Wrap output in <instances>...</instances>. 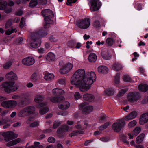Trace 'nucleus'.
<instances>
[{"label": "nucleus", "instance_id": "obj_37", "mask_svg": "<svg viewBox=\"0 0 148 148\" xmlns=\"http://www.w3.org/2000/svg\"><path fill=\"white\" fill-rule=\"evenodd\" d=\"M25 26V19L24 17H22L20 23L19 24V27L20 28H22Z\"/></svg>", "mask_w": 148, "mask_h": 148}, {"label": "nucleus", "instance_id": "obj_63", "mask_svg": "<svg viewBox=\"0 0 148 148\" xmlns=\"http://www.w3.org/2000/svg\"><path fill=\"white\" fill-rule=\"evenodd\" d=\"M92 44V42L91 41H87L86 42V47L87 49H89L90 47V46L89 45H91Z\"/></svg>", "mask_w": 148, "mask_h": 148}, {"label": "nucleus", "instance_id": "obj_42", "mask_svg": "<svg viewBox=\"0 0 148 148\" xmlns=\"http://www.w3.org/2000/svg\"><path fill=\"white\" fill-rule=\"evenodd\" d=\"M110 125V123L109 122H107L103 125L100 126L99 128L100 130H103L107 128L108 126Z\"/></svg>", "mask_w": 148, "mask_h": 148}, {"label": "nucleus", "instance_id": "obj_52", "mask_svg": "<svg viewBox=\"0 0 148 148\" xmlns=\"http://www.w3.org/2000/svg\"><path fill=\"white\" fill-rule=\"evenodd\" d=\"M31 79L32 80L36 81L37 79V74L36 73H33L31 76Z\"/></svg>", "mask_w": 148, "mask_h": 148}, {"label": "nucleus", "instance_id": "obj_21", "mask_svg": "<svg viewBox=\"0 0 148 148\" xmlns=\"http://www.w3.org/2000/svg\"><path fill=\"white\" fill-rule=\"evenodd\" d=\"M98 70L99 72L103 74L107 73L108 71V69L104 66H100L98 67Z\"/></svg>", "mask_w": 148, "mask_h": 148}, {"label": "nucleus", "instance_id": "obj_58", "mask_svg": "<svg viewBox=\"0 0 148 148\" xmlns=\"http://www.w3.org/2000/svg\"><path fill=\"white\" fill-rule=\"evenodd\" d=\"M100 140L102 141L107 142L109 140V138H108L103 137L101 138Z\"/></svg>", "mask_w": 148, "mask_h": 148}, {"label": "nucleus", "instance_id": "obj_54", "mask_svg": "<svg viewBox=\"0 0 148 148\" xmlns=\"http://www.w3.org/2000/svg\"><path fill=\"white\" fill-rule=\"evenodd\" d=\"M100 23L99 21L98 20L95 21L93 23V26L96 27H99L100 26Z\"/></svg>", "mask_w": 148, "mask_h": 148}, {"label": "nucleus", "instance_id": "obj_18", "mask_svg": "<svg viewBox=\"0 0 148 148\" xmlns=\"http://www.w3.org/2000/svg\"><path fill=\"white\" fill-rule=\"evenodd\" d=\"M46 58L48 61L51 63L55 60L56 56L52 52H50L46 55Z\"/></svg>", "mask_w": 148, "mask_h": 148}, {"label": "nucleus", "instance_id": "obj_26", "mask_svg": "<svg viewBox=\"0 0 148 148\" xmlns=\"http://www.w3.org/2000/svg\"><path fill=\"white\" fill-rule=\"evenodd\" d=\"M145 137V134L143 133L140 134L136 138V142L137 143H141Z\"/></svg>", "mask_w": 148, "mask_h": 148}, {"label": "nucleus", "instance_id": "obj_43", "mask_svg": "<svg viewBox=\"0 0 148 148\" xmlns=\"http://www.w3.org/2000/svg\"><path fill=\"white\" fill-rule=\"evenodd\" d=\"M49 110V108L47 107H45V108L41 109L40 110V113L41 115H43Z\"/></svg>", "mask_w": 148, "mask_h": 148}, {"label": "nucleus", "instance_id": "obj_64", "mask_svg": "<svg viewBox=\"0 0 148 148\" xmlns=\"http://www.w3.org/2000/svg\"><path fill=\"white\" fill-rule=\"evenodd\" d=\"M104 43L105 42L104 41L100 42L99 40H98L96 42V44L98 46H100L101 45H103L104 44Z\"/></svg>", "mask_w": 148, "mask_h": 148}, {"label": "nucleus", "instance_id": "obj_16", "mask_svg": "<svg viewBox=\"0 0 148 148\" xmlns=\"http://www.w3.org/2000/svg\"><path fill=\"white\" fill-rule=\"evenodd\" d=\"M138 115L137 112L136 111H133L131 112L129 114L126 116L123 117L125 121H129L132 120L136 118Z\"/></svg>", "mask_w": 148, "mask_h": 148}, {"label": "nucleus", "instance_id": "obj_14", "mask_svg": "<svg viewBox=\"0 0 148 148\" xmlns=\"http://www.w3.org/2000/svg\"><path fill=\"white\" fill-rule=\"evenodd\" d=\"M34 58L30 56L27 57L23 59L22 60V63L24 65L29 66L33 64L35 62Z\"/></svg>", "mask_w": 148, "mask_h": 148}, {"label": "nucleus", "instance_id": "obj_35", "mask_svg": "<svg viewBox=\"0 0 148 148\" xmlns=\"http://www.w3.org/2000/svg\"><path fill=\"white\" fill-rule=\"evenodd\" d=\"M141 129L140 127H136L133 130V132L134 136L137 135L141 132Z\"/></svg>", "mask_w": 148, "mask_h": 148}, {"label": "nucleus", "instance_id": "obj_25", "mask_svg": "<svg viewBox=\"0 0 148 148\" xmlns=\"http://www.w3.org/2000/svg\"><path fill=\"white\" fill-rule=\"evenodd\" d=\"M54 78V75L52 73H49L46 74L44 77V79L48 81L52 80Z\"/></svg>", "mask_w": 148, "mask_h": 148}, {"label": "nucleus", "instance_id": "obj_49", "mask_svg": "<svg viewBox=\"0 0 148 148\" xmlns=\"http://www.w3.org/2000/svg\"><path fill=\"white\" fill-rule=\"evenodd\" d=\"M61 123L59 121H55L53 125V127L54 128H56L58 127L60 124Z\"/></svg>", "mask_w": 148, "mask_h": 148}, {"label": "nucleus", "instance_id": "obj_41", "mask_svg": "<svg viewBox=\"0 0 148 148\" xmlns=\"http://www.w3.org/2000/svg\"><path fill=\"white\" fill-rule=\"evenodd\" d=\"M106 43L108 46H111L114 44L113 39L110 38H108L106 40Z\"/></svg>", "mask_w": 148, "mask_h": 148}, {"label": "nucleus", "instance_id": "obj_46", "mask_svg": "<svg viewBox=\"0 0 148 148\" xmlns=\"http://www.w3.org/2000/svg\"><path fill=\"white\" fill-rule=\"evenodd\" d=\"M16 29H8L5 32V34L8 35H10L12 33L16 32Z\"/></svg>", "mask_w": 148, "mask_h": 148}, {"label": "nucleus", "instance_id": "obj_60", "mask_svg": "<svg viewBox=\"0 0 148 148\" xmlns=\"http://www.w3.org/2000/svg\"><path fill=\"white\" fill-rule=\"evenodd\" d=\"M38 51L40 53L43 54L45 52V50L44 49L40 48L38 49Z\"/></svg>", "mask_w": 148, "mask_h": 148}, {"label": "nucleus", "instance_id": "obj_1", "mask_svg": "<svg viewBox=\"0 0 148 148\" xmlns=\"http://www.w3.org/2000/svg\"><path fill=\"white\" fill-rule=\"evenodd\" d=\"M96 75L94 72L85 73L84 69L77 70L71 77V83L79 88L81 92L88 91L95 81Z\"/></svg>", "mask_w": 148, "mask_h": 148}, {"label": "nucleus", "instance_id": "obj_19", "mask_svg": "<svg viewBox=\"0 0 148 148\" xmlns=\"http://www.w3.org/2000/svg\"><path fill=\"white\" fill-rule=\"evenodd\" d=\"M5 76L7 79L12 80H16L18 79L17 76L12 71L7 73Z\"/></svg>", "mask_w": 148, "mask_h": 148}, {"label": "nucleus", "instance_id": "obj_50", "mask_svg": "<svg viewBox=\"0 0 148 148\" xmlns=\"http://www.w3.org/2000/svg\"><path fill=\"white\" fill-rule=\"evenodd\" d=\"M80 97V93L78 92H76L74 94V99L75 100H77L79 99Z\"/></svg>", "mask_w": 148, "mask_h": 148}, {"label": "nucleus", "instance_id": "obj_3", "mask_svg": "<svg viewBox=\"0 0 148 148\" xmlns=\"http://www.w3.org/2000/svg\"><path fill=\"white\" fill-rule=\"evenodd\" d=\"M52 92L53 95L58 96H59L64 93V92L63 90L57 88L53 89L52 90ZM64 99V97L62 96L53 97L50 99L51 101L55 103L61 102Z\"/></svg>", "mask_w": 148, "mask_h": 148}, {"label": "nucleus", "instance_id": "obj_59", "mask_svg": "<svg viewBox=\"0 0 148 148\" xmlns=\"http://www.w3.org/2000/svg\"><path fill=\"white\" fill-rule=\"evenodd\" d=\"M7 99V98L5 97L0 95V103L3 102Z\"/></svg>", "mask_w": 148, "mask_h": 148}, {"label": "nucleus", "instance_id": "obj_55", "mask_svg": "<svg viewBox=\"0 0 148 148\" xmlns=\"http://www.w3.org/2000/svg\"><path fill=\"white\" fill-rule=\"evenodd\" d=\"M133 55L135 58L132 59V61L133 62L135 61L139 56V54L136 52H134Z\"/></svg>", "mask_w": 148, "mask_h": 148}, {"label": "nucleus", "instance_id": "obj_32", "mask_svg": "<svg viewBox=\"0 0 148 148\" xmlns=\"http://www.w3.org/2000/svg\"><path fill=\"white\" fill-rule=\"evenodd\" d=\"M18 143V138L10 141L6 145L8 147H10L15 145Z\"/></svg>", "mask_w": 148, "mask_h": 148}, {"label": "nucleus", "instance_id": "obj_24", "mask_svg": "<svg viewBox=\"0 0 148 148\" xmlns=\"http://www.w3.org/2000/svg\"><path fill=\"white\" fill-rule=\"evenodd\" d=\"M138 87L139 91L142 92H145L148 90V85L146 84H141Z\"/></svg>", "mask_w": 148, "mask_h": 148}, {"label": "nucleus", "instance_id": "obj_48", "mask_svg": "<svg viewBox=\"0 0 148 148\" xmlns=\"http://www.w3.org/2000/svg\"><path fill=\"white\" fill-rule=\"evenodd\" d=\"M77 0H67L66 4L67 5L71 6L72 4L75 3Z\"/></svg>", "mask_w": 148, "mask_h": 148}, {"label": "nucleus", "instance_id": "obj_31", "mask_svg": "<svg viewBox=\"0 0 148 148\" xmlns=\"http://www.w3.org/2000/svg\"><path fill=\"white\" fill-rule=\"evenodd\" d=\"M40 143L39 142H35L34 143V146H29L27 148H44V147L42 145H40Z\"/></svg>", "mask_w": 148, "mask_h": 148}, {"label": "nucleus", "instance_id": "obj_47", "mask_svg": "<svg viewBox=\"0 0 148 148\" xmlns=\"http://www.w3.org/2000/svg\"><path fill=\"white\" fill-rule=\"evenodd\" d=\"M39 125V122L38 121L34 122L31 123L30 126L31 127L35 128L38 127Z\"/></svg>", "mask_w": 148, "mask_h": 148}, {"label": "nucleus", "instance_id": "obj_44", "mask_svg": "<svg viewBox=\"0 0 148 148\" xmlns=\"http://www.w3.org/2000/svg\"><path fill=\"white\" fill-rule=\"evenodd\" d=\"M12 62L11 61L6 62L3 65V67L5 69H8L10 68L12 64Z\"/></svg>", "mask_w": 148, "mask_h": 148}, {"label": "nucleus", "instance_id": "obj_4", "mask_svg": "<svg viewBox=\"0 0 148 148\" xmlns=\"http://www.w3.org/2000/svg\"><path fill=\"white\" fill-rule=\"evenodd\" d=\"M41 13L44 17V20L46 24L44 25V27L45 29L49 27V23L51 21V18L53 17L54 14L52 11L48 9H45L43 10Z\"/></svg>", "mask_w": 148, "mask_h": 148}, {"label": "nucleus", "instance_id": "obj_2", "mask_svg": "<svg viewBox=\"0 0 148 148\" xmlns=\"http://www.w3.org/2000/svg\"><path fill=\"white\" fill-rule=\"evenodd\" d=\"M47 34L45 31L43 30L42 28L36 29L31 34V46L34 48L39 47L41 44L40 38L45 37Z\"/></svg>", "mask_w": 148, "mask_h": 148}, {"label": "nucleus", "instance_id": "obj_12", "mask_svg": "<svg viewBox=\"0 0 148 148\" xmlns=\"http://www.w3.org/2000/svg\"><path fill=\"white\" fill-rule=\"evenodd\" d=\"M35 110V108L31 106L25 108L19 114V116H24L33 113Z\"/></svg>", "mask_w": 148, "mask_h": 148}, {"label": "nucleus", "instance_id": "obj_36", "mask_svg": "<svg viewBox=\"0 0 148 148\" xmlns=\"http://www.w3.org/2000/svg\"><path fill=\"white\" fill-rule=\"evenodd\" d=\"M38 3L37 0H31L29 4V6L31 8L34 7L37 5Z\"/></svg>", "mask_w": 148, "mask_h": 148}, {"label": "nucleus", "instance_id": "obj_7", "mask_svg": "<svg viewBox=\"0 0 148 148\" xmlns=\"http://www.w3.org/2000/svg\"><path fill=\"white\" fill-rule=\"evenodd\" d=\"M60 65L62 66L60 72L62 74H66L69 72L73 68V64L70 62H68L64 64L63 62L60 63Z\"/></svg>", "mask_w": 148, "mask_h": 148}, {"label": "nucleus", "instance_id": "obj_15", "mask_svg": "<svg viewBox=\"0 0 148 148\" xmlns=\"http://www.w3.org/2000/svg\"><path fill=\"white\" fill-rule=\"evenodd\" d=\"M139 98V95L137 92L130 93L127 96L128 101L132 103L137 101Z\"/></svg>", "mask_w": 148, "mask_h": 148}, {"label": "nucleus", "instance_id": "obj_17", "mask_svg": "<svg viewBox=\"0 0 148 148\" xmlns=\"http://www.w3.org/2000/svg\"><path fill=\"white\" fill-rule=\"evenodd\" d=\"M83 99L85 101L89 102H92L94 101L95 97L92 94L86 93L83 95Z\"/></svg>", "mask_w": 148, "mask_h": 148}, {"label": "nucleus", "instance_id": "obj_51", "mask_svg": "<svg viewBox=\"0 0 148 148\" xmlns=\"http://www.w3.org/2000/svg\"><path fill=\"white\" fill-rule=\"evenodd\" d=\"M67 46L69 47H73L75 46V42L72 41L68 42L67 43Z\"/></svg>", "mask_w": 148, "mask_h": 148}, {"label": "nucleus", "instance_id": "obj_22", "mask_svg": "<svg viewBox=\"0 0 148 148\" xmlns=\"http://www.w3.org/2000/svg\"><path fill=\"white\" fill-rule=\"evenodd\" d=\"M123 67L121 64L118 63H115L111 66L112 68L117 71L121 70Z\"/></svg>", "mask_w": 148, "mask_h": 148}, {"label": "nucleus", "instance_id": "obj_34", "mask_svg": "<svg viewBox=\"0 0 148 148\" xmlns=\"http://www.w3.org/2000/svg\"><path fill=\"white\" fill-rule=\"evenodd\" d=\"M7 4L6 1L0 0V10H3L6 7Z\"/></svg>", "mask_w": 148, "mask_h": 148}, {"label": "nucleus", "instance_id": "obj_30", "mask_svg": "<svg viewBox=\"0 0 148 148\" xmlns=\"http://www.w3.org/2000/svg\"><path fill=\"white\" fill-rule=\"evenodd\" d=\"M101 56L104 59L109 60L110 58V56L107 51H102L101 53Z\"/></svg>", "mask_w": 148, "mask_h": 148}, {"label": "nucleus", "instance_id": "obj_8", "mask_svg": "<svg viewBox=\"0 0 148 148\" xmlns=\"http://www.w3.org/2000/svg\"><path fill=\"white\" fill-rule=\"evenodd\" d=\"M88 5H90V9L92 11H95L99 9L101 5V3L97 0H88Z\"/></svg>", "mask_w": 148, "mask_h": 148}, {"label": "nucleus", "instance_id": "obj_27", "mask_svg": "<svg viewBox=\"0 0 148 148\" xmlns=\"http://www.w3.org/2000/svg\"><path fill=\"white\" fill-rule=\"evenodd\" d=\"M120 74L117 73L115 76L114 79V82L115 85L119 88H120L119 85V84L120 83Z\"/></svg>", "mask_w": 148, "mask_h": 148}, {"label": "nucleus", "instance_id": "obj_61", "mask_svg": "<svg viewBox=\"0 0 148 148\" xmlns=\"http://www.w3.org/2000/svg\"><path fill=\"white\" fill-rule=\"evenodd\" d=\"M34 117H30L27 120L26 123H30L32 121L34 120Z\"/></svg>", "mask_w": 148, "mask_h": 148}, {"label": "nucleus", "instance_id": "obj_13", "mask_svg": "<svg viewBox=\"0 0 148 148\" xmlns=\"http://www.w3.org/2000/svg\"><path fill=\"white\" fill-rule=\"evenodd\" d=\"M2 135L4 137L5 140L6 142H8L17 137V135L15 134L12 131H8L4 132L2 134Z\"/></svg>", "mask_w": 148, "mask_h": 148}, {"label": "nucleus", "instance_id": "obj_45", "mask_svg": "<svg viewBox=\"0 0 148 148\" xmlns=\"http://www.w3.org/2000/svg\"><path fill=\"white\" fill-rule=\"evenodd\" d=\"M106 118V115L104 114H101L99 117V121L101 123L103 122Z\"/></svg>", "mask_w": 148, "mask_h": 148}, {"label": "nucleus", "instance_id": "obj_38", "mask_svg": "<svg viewBox=\"0 0 148 148\" xmlns=\"http://www.w3.org/2000/svg\"><path fill=\"white\" fill-rule=\"evenodd\" d=\"M137 122L135 120H133L130 122L128 124V127L129 128H132L135 126L137 124Z\"/></svg>", "mask_w": 148, "mask_h": 148}, {"label": "nucleus", "instance_id": "obj_62", "mask_svg": "<svg viewBox=\"0 0 148 148\" xmlns=\"http://www.w3.org/2000/svg\"><path fill=\"white\" fill-rule=\"evenodd\" d=\"M11 25V23L10 22L8 21L6 23L5 25V27L6 28H8Z\"/></svg>", "mask_w": 148, "mask_h": 148}, {"label": "nucleus", "instance_id": "obj_29", "mask_svg": "<svg viewBox=\"0 0 148 148\" xmlns=\"http://www.w3.org/2000/svg\"><path fill=\"white\" fill-rule=\"evenodd\" d=\"M44 98V97L43 95L38 94L35 96L34 100L36 102L39 103L42 101L43 100Z\"/></svg>", "mask_w": 148, "mask_h": 148}, {"label": "nucleus", "instance_id": "obj_40", "mask_svg": "<svg viewBox=\"0 0 148 148\" xmlns=\"http://www.w3.org/2000/svg\"><path fill=\"white\" fill-rule=\"evenodd\" d=\"M123 80L124 81L126 82H131L132 81L131 78L128 75H125L123 77Z\"/></svg>", "mask_w": 148, "mask_h": 148}, {"label": "nucleus", "instance_id": "obj_11", "mask_svg": "<svg viewBox=\"0 0 148 148\" xmlns=\"http://www.w3.org/2000/svg\"><path fill=\"white\" fill-rule=\"evenodd\" d=\"M16 105V102L13 100L4 101L1 103V106L2 107L5 108L10 109L14 107Z\"/></svg>", "mask_w": 148, "mask_h": 148}, {"label": "nucleus", "instance_id": "obj_20", "mask_svg": "<svg viewBox=\"0 0 148 148\" xmlns=\"http://www.w3.org/2000/svg\"><path fill=\"white\" fill-rule=\"evenodd\" d=\"M70 131L71 130L69 129L68 126L66 125H65L62 126L58 129L57 130V133L58 134H60Z\"/></svg>", "mask_w": 148, "mask_h": 148}, {"label": "nucleus", "instance_id": "obj_33", "mask_svg": "<svg viewBox=\"0 0 148 148\" xmlns=\"http://www.w3.org/2000/svg\"><path fill=\"white\" fill-rule=\"evenodd\" d=\"M114 92V90L112 88H109L105 90V92L106 94L109 95H113Z\"/></svg>", "mask_w": 148, "mask_h": 148}, {"label": "nucleus", "instance_id": "obj_9", "mask_svg": "<svg viewBox=\"0 0 148 148\" xmlns=\"http://www.w3.org/2000/svg\"><path fill=\"white\" fill-rule=\"evenodd\" d=\"M90 23V20L88 18L79 21L77 25L79 28L83 29H86L88 28Z\"/></svg>", "mask_w": 148, "mask_h": 148}, {"label": "nucleus", "instance_id": "obj_56", "mask_svg": "<svg viewBox=\"0 0 148 148\" xmlns=\"http://www.w3.org/2000/svg\"><path fill=\"white\" fill-rule=\"evenodd\" d=\"M39 3L42 5H45L47 3V0H38Z\"/></svg>", "mask_w": 148, "mask_h": 148}, {"label": "nucleus", "instance_id": "obj_57", "mask_svg": "<svg viewBox=\"0 0 148 148\" xmlns=\"http://www.w3.org/2000/svg\"><path fill=\"white\" fill-rule=\"evenodd\" d=\"M58 82L62 84H64L65 83V79H61L58 80Z\"/></svg>", "mask_w": 148, "mask_h": 148}, {"label": "nucleus", "instance_id": "obj_5", "mask_svg": "<svg viewBox=\"0 0 148 148\" xmlns=\"http://www.w3.org/2000/svg\"><path fill=\"white\" fill-rule=\"evenodd\" d=\"M14 82H6L3 83L1 86L4 88L5 91L7 93H11L15 91L17 89V86H14Z\"/></svg>", "mask_w": 148, "mask_h": 148}, {"label": "nucleus", "instance_id": "obj_53", "mask_svg": "<svg viewBox=\"0 0 148 148\" xmlns=\"http://www.w3.org/2000/svg\"><path fill=\"white\" fill-rule=\"evenodd\" d=\"M48 141L49 143H54L56 141V140L53 137H50L48 138Z\"/></svg>", "mask_w": 148, "mask_h": 148}, {"label": "nucleus", "instance_id": "obj_6", "mask_svg": "<svg viewBox=\"0 0 148 148\" xmlns=\"http://www.w3.org/2000/svg\"><path fill=\"white\" fill-rule=\"evenodd\" d=\"M123 118L117 120L113 123L112 126V128L114 132H120L124 127L125 124V122Z\"/></svg>", "mask_w": 148, "mask_h": 148}, {"label": "nucleus", "instance_id": "obj_28", "mask_svg": "<svg viewBox=\"0 0 148 148\" xmlns=\"http://www.w3.org/2000/svg\"><path fill=\"white\" fill-rule=\"evenodd\" d=\"M70 104L69 102L66 101L64 104H61L58 106L59 108L62 110L66 109L70 106Z\"/></svg>", "mask_w": 148, "mask_h": 148}, {"label": "nucleus", "instance_id": "obj_10", "mask_svg": "<svg viewBox=\"0 0 148 148\" xmlns=\"http://www.w3.org/2000/svg\"><path fill=\"white\" fill-rule=\"evenodd\" d=\"M79 108L82 110L83 113L85 114L89 113L93 109L92 106L88 105L87 103H85L80 104L79 106Z\"/></svg>", "mask_w": 148, "mask_h": 148}, {"label": "nucleus", "instance_id": "obj_23", "mask_svg": "<svg viewBox=\"0 0 148 148\" xmlns=\"http://www.w3.org/2000/svg\"><path fill=\"white\" fill-rule=\"evenodd\" d=\"M88 58L90 62H94L97 60V56L95 53H91L89 55Z\"/></svg>", "mask_w": 148, "mask_h": 148}, {"label": "nucleus", "instance_id": "obj_39", "mask_svg": "<svg viewBox=\"0 0 148 148\" xmlns=\"http://www.w3.org/2000/svg\"><path fill=\"white\" fill-rule=\"evenodd\" d=\"M83 133V132L81 131H74L71 132L69 135V136L71 137L75 136L77 135L78 134H82Z\"/></svg>", "mask_w": 148, "mask_h": 148}]
</instances>
